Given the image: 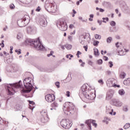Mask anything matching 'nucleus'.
I'll return each instance as SVG.
<instances>
[{"mask_svg": "<svg viewBox=\"0 0 130 130\" xmlns=\"http://www.w3.org/2000/svg\"><path fill=\"white\" fill-rule=\"evenodd\" d=\"M80 94L83 95L86 99L90 101H92L95 98L94 96L95 94L93 93L91 89L88 88V84H84L81 86V88L80 90Z\"/></svg>", "mask_w": 130, "mask_h": 130, "instance_id": "obj_1", "label": "nucleus"}, {"mask_svg": "<svg viewBox=\"0 0 130 130\" xmlns=\"http://www.w3.org/2000/svg\"><path fill=\"white\" fill-rule=\"evenodd\" d=\"M25 44H28V45H34L35 48H36L38 50H45V47L40 42L39 38H38L36 40L27 39L25 41Z\"/></svg>", "mask_w": 130, "mask_h": 130, "instance_id": "obj_2", "label": "nucleus"}, {"mask_svg": "<svg viewBox=\"0 0 130 130\" xmlns=\"http://www.w3.org/2000/svg\"><path fill=\"white\" fill-rule=\"evenodd\" d=\"M63 111L65 114H69V113L71 114H74L76 112V108L74 104L70 102H66L63 108Z\"/></svg>", "mask_w": 130, "mask_h": 130, "instance_id": "obj_3", "label": "nucleus"}, {"mask_svg": "<svg viewBox=\"0 0 130 130\" xmlns=\"http://www.w3.org/2000/svg\"><path fill=\"white\" fill-rule=\"evenodd\" d=\"M23 84L25 89H23L21 91L22 93H30L33 89V85L31 84V78H25L23 80Z\"/></svg>", "mask_w": 130, "mask_h": 130, "instance_id": "obj_4", "label": "nucleus"}, {"mask_svg": "<svg viewBox=\"0 0 130 130\" xmlns=\"http://www.w3.org/2000/svg\"><path fill=\"white\" fill-rule=\"evenodd\" d=\"M30 21V17L28 15H24V17L17 21V24L19 27H25L28 25Z\"/></svg>", "mask_w": 130, "mask_h": 130, "instance_id": "obj_5", "label": "nucleus"}, {"mask_svg": "<svg viewBox=\"0 0 130 130\" xmlns=\"http://www.w3.org/2000/svg\"><path fill=\"white\" fill-rule=\"evenodd\" d=\"M21 82V80L19 81V83H16L13 84H7L6 86V89L7 90L8 94V95H13V92H12V87H14V88H21V84H20V82Z\"/></svg>", "mask_w": 130, "mask_h": 130, "instance_id": "obj_6", "label": "nucleus"}, {"mask_svg": "<svg viewBox=\"0 0 130 130\" xmlns=\"http://www.w3.org/2000/svg\"><path fill=\"white\" fill-rule=\"evenodd\" d=\"M86 40L87 42L88 43H90L91 40V36H90V34H84V35H81L79 37V42L82 45L85 44V42H86Z\"/></svg>", "mask_w": 130, "mask_h": 130, "instance_id": "obj_7", "label": "nucleus"}, {"mask_svg": "<svg viewBox=\"0 0 130 130\" xmlns=\"http://www.w3.org/2000/svg\"><path fill=\"white\" fill-rule=\"evenodd\" d=\"M57 26L61 31H67L68 30V25L67 23L62 20H59L56 23Z\"/></svg>", "mask_w": 130, "mask_h": 130, "instance_id": "obj_8", "label": "nucleus"}, {"mask_svg": "<svg viewBox=\"0 0 130 130\" xmlns=\"http://www.w3.org/2000/svg\"><path fill=\"white\" fill-rule=\"evenodd\" d=\"M60 125L63 128L68 129L73 125V124H72V122H70L69 119H62L60 121Z\"/></svg>", "mask_w": 130, "mask_h": 130, "instance_id": "obj_9", "label": "nucleus"}, {"mask_svg": "<svg viewBox=\"0 0 130 130\" xmlns=\"http://www.w3.org/2000/svg\"><path fill=\"white\" fill-rule=\"evenodd\" d=\"M45 99L47 102L51 103V102H53L55 100V95L53 94H47L45 96Z\"/></svg>", "mask_w": 130, "mask_h": 130, "instance_id": "obj_10", "label": "nucleus"}, {"mask_svg": "<svg viewBox=\"0 0 130 130\" xmlns=\"http://www.w3.org/2000/svg\"><path fill=\"white\" fill-rule=\"evenodd\" d=\"M85 123L88 125V127H89V129H92V127L91 126V124L92 123V125L94 126L95 127H97V123L94 122V120L92 119L87 120L85 121Z\"/></svg>", "mask_w": 130, "mask_h": 130, "instance_id": "obj_11", "label": "nucleus"}, {"mask_svg": "<svg viewBox=\"0 0 130 130\" xmlns=\"http://www.w3.org/2000/svg\"><path fill=\"white\" fill-rule=\"evenodd\" d=\"M119 4L120 5V8L123 11H127V10H128V7H127V6H126V4L124 3V1H119Z\"/></svg>", "mask_w": 130, "mask_h": 130, "instance_id": "obj_12", "label": "nucleus"}, {"mask_svg": "<svg viewBox=\"0 0 130 130\" xmlns=\"http://www.w3.org/2000/svg\"><path fill=\"white\" fill-rule=\"evenodd\" d=\"M113 94H114V91L112 89L109 90L107 93L106 100H110V99H112V97H113Z\"/></svg>", "mask_w": 130, "mask_h": 130, "instance_id": "obj_13", "label": "nucleus"}, {"mask_svg": "<svg viewBox=\"0 0 130 130\" xmlns=\"http://www.w3.org/2000/svg\"><path fill=\"white\" fill-rule=\"evenodd\" d=\"M45 7L47 12H51L53 10V8H54V5H51L45 3Z\"/></svg>", "mask_w": 130, "mask_h": 130, "instance_id": "obj_14", "label": "nucleus"}, {"mask_svg": "<svg viewBox=\"0 0 130 130\" xmlns=\"http://www.w3.org/2000/svg\"><path fill=\"white\" fill-rule=\"evenodd\" d=\"M112 102L114 106H117V107H121V106H122V103H121L120 101H118V100L113 99L112 100Z\"/></svg>", "mask_w": 130, "mask_h": 130, "instance_id": "obj_15", "label": "nucleus"}, {"mask_svg": "<svg viewBox=\"0 0 130 130\" xmlns=\"http://www.w3.org/2000/svg\"><path fill=\"white\" fill-rule=\"evenodd\" d=\"M39 23L40 25H41L42 27H46V26H47V21L45 18H41L40 19Z\"/></svg>", "mask_w": 130, "mask_h": 130, "instance_id": "obj_16", "label": "nucleus"}, {"mask_svg": "<svg viewBox=\"0 0 130 130\" xmlns=\"http://www.w3.org/2000/svg\"><path fill=\"white\" fill-rule=\"evenodd\" d=\"M27 32L28 34H34L36 32L35 27L33 26H28L27 28Z\"/></svg>", "mask_w": 130, "mask_h": 130, "instance_id": "obj_17", "label": "nucleus"}, {"mask_svg": "<svg viewBox=\"0 0 130 130\" xmlns=\"http://www.w3.org/2000/svg\"><path fill=\"white\" fill-rule=\"evenodd\" d=\"M114 83L112 79H108L106 82L107 86L109 87H113Z\"/></svg>", "mask_w": 130, "mask_h": 130, "instance_id": "obj_18", "label": "nucleus"}, {"mask_svg": "<svg viewBox=\"0 0 130 130\" xmlns=\"http://www.w3.org/2000/svg\"><path fill=\"white\" fill-rule=\"evenodd\" d=\"M48 120H49L48 117H41L40 121L42 123H46V122H48Z\"/></svg>", "mask_w": 130, "mask_h": 130, "instance_id": "obj_19", "label": "nucleus"}, {"mask_svg": "<svg viewBox=\"0 0 130 130\" xmlns=\"http://www.w3.org/2000/svg\"><path fill=\"white\" fill-rule=\"evenodd\" d=\"M106 112L107 114L109 113V114L112 115V113H113V109L110 106L107 107Z\"/></svg>", "mask_w": 130, "mask_h": 130, "instance_id": "obj_20", "label": "nucleus"}, {"mask_svg": "<svg viewBox=\"0 0 130 130\" xmlns=\"http://www.w3.org/2000/svg\"><path fill=\"white\" fill-rule=\"evenodd\" d=\"M41 117H48V115L47 114V111L45 110H43L41 112Z\"/></svg>", "mask_w": 130, "mask_h": 130, "instance_id": "obj_21", "label": "nucleus"}, {"mask_svg": "<svg viewBox=\"0 0 130 130\" xmlns=\"http://www.w3.org/2000/svg\"><path fill=\"white\" fill-rule=\"evenodd\" d=\"M123 84L125 86H130V78H127L124 80Z\"/></svg>", "mask_w": 130, "mask_h": 130, "instance_id": "obj_22", "label": "nucleus"}, {"mask_svg": "<svg viewBox=\"0 0 130 130\" xmlns=\"http://www.w3.org/2000/svg\"><path fill=\"white\" fill-rule=\"evenodd\" d=\"M51 107H53L54 108V110H56V109L57 108V107H58V104L54 102L53 104L51 105Z\"/></svg>", "mask_w": 130, "mask_h": 130, "instance_id": "obj_23", "label": "nucleus"}, {"mask_svg": "<svg viewBox=\"0 0 130 130\" xmlns=\"http://www.w3.org/2000/svg\"><path fill=\"white\" fill-rule=\"evenodd\" d=\"M93 51H94V54L95 56H99L100 55V52H99V50H98V49L94 48L93 49Z\"/></svg>", "mask_w": 130, "mask_h": 130, "instance_id": "obj_24", "label": "nucleus"}, {"mask_svg": "<svg viewBox=\"0 0 130 130\" xmlns=\"http://www.w3.org/2000/svg\"><path fill=\"white\" fill-rule=\"evenodd\" d=\"M102 5L104 7H110L111 6V4L109 2H104L102 3Z\"/></svg>", "mask_w": 130, "mask_h": 130, "instance_id": "obj_25", "label": "nucleus"}, {"mask_svg": "<svg viewBox=\"0 0 130 130\" xmlns=\"http://www.w3.org/2000/svg\"><path fill=\"white\" fill-rule=\"evenodd\" d=\"M46 4H48L49 5H51L52 6H54L53 0H47L45 2Z\"/></svg>", "mask_w": 130, "mask_h": 130, "instance_id": "obj_26", "label": "nucleus"}, {"mask_svg": "<svg viewBox=\"0 0 130 130\" xmlns=\"http://www.w3.org/2000/svg\"><path fill=\"white\" fill-rule=\"evenodd\" d=\"M16 38L18 40L23 39V35L21 33H18L17 35Z\"/></svg>", "mask_w": 130, "mask_h": 130, "instance_id": "obj_27", "label": "nucleus"}, {"mask_svg": "<svg viewBox=\"0 0 130 130\" xmlns=\"http://www.w3.org/2000/svg\"><path fill=\"white\" fill-rule=\"evenodd\" d=\"M118 93L119 94V95H121V96H122L124 94H125V92L124 91V90H123V89H120L118 91Z\"/></svg>", "mask_w": 130, "mask_h": 130, "instance_id": "obj_28", "label": "nucleus"}, {"mask_svg": "<svg viewBox=\"0 0 130 130\" xmlns=\"http://www.w3.org/2000/svg\"><path fill=\"white\" fill-rule=\"evenodd\" d=\"M123 111H124V112H127V111H128V106H124L123 107Z\"/></svg>", "mask_w": 130, "mask_h": 130, "instance_id": "obj_29", "label": "nucleus"}, {"mask_svg": "<svg viewBox=\"0 0 130 130\" xmlns=\"http://www.w3.org/2000/svg\"><path fill=\"white\" fill-rule=\"evenodd\" d=\"M130 128V123H126L123 126V128L124 129H127Z\"/></svg>", "mask_w": 130, "mask_h": 130, "instance_id": "obj_30", "label": "nucleus"}, {"mask_svg": "<svg viewBox=\"0 0 130 130\" xmlns=\"http://www.w3.org/2000/svg\"><path fill=\"white\" fill-rule=\"evenodd\" d=\"M64 47H66V48L68 50H71V49H72V45L67 44L64 45Z\"/></svg>", "mask_w": 130, "mask_h": 130, "instance_id": "obj_31", "label": "nucleus"}, {"mask_svg": "<svg viewBox=\"0 0 130 130\" xmlns=\"http://www.w3.org/2000/svg\"><path fill=\"white\" fill-rule=\"evenodd\" d=\"M125 25L128 30H130V22L129 21H127V22H126Z\"/></svg>", "mask_w": 130, "mask_h": 130, "instance_id": "obj_32", "label": "nucleus"}, {"mask_svg": "<svg viewBox=\"0 0 130 130\" xmlns=\"http://www.w3.org/2000/svg\"><path fill=\"white\" fill-rule=\"evenodd\" d=\"M111 41H112V38L111 37H109L107 39V43H111Z\"/></svg>", "mask_w": 130, "mask_h": 130, "instance_id": "obj_33", "label": "nucleus"}, {"mask_svg": "<svg viewBox=\"0 0 130 130\" xmlns=\"http://www.w3.org/2000/svg\"><path fill=\"white\" fill-rule=\"evenodd\" d=\"M125 76H126V74L125 73L122 72L120 74V78L121 79H124V78H125Z\"/></svg>", "mask_w": 130, "mask_h": 130, "instance_id": "obj_34", "label": "nucleus"}, {"mask_svg": "<svg viewBox=\"0 0 130 130\" xmlns=\"http://www.w3.org/2000/svg\"><path fill=\"white\" fill-rule=\"evenodd\" d=\"M110 24L111 25V26H112V27H114V26L116 25V23L114 21H111L110 22Z\"/></svg>", "mask_w": 130, "mask_h": 130, "instance_id": "obj_35", "label": "nucleus"}, {"mask_svg": "<svg viewBox=\"0 0 130 130\" xmlns=\"http://www.w3.org/2000/svg\"><path fill=\"white\" fill-rule=\"evenodd\" d=\"M94 37L97 40L101 39V35H98V34L95 35Z\"/></svg>", "mask_w": 130, "mask_h": 130, "instance_id": "obj_36", "label": "nucleus"}, {"mask_svg": "<svg viewBox=\"0 0 130 130\" xmlns=\"http://www.w3.org/2000/svg\"><path fill=\"white\" fill-rule=\"evenodd\" d=\"M16 108L17 110H22V106H20V105H17L16 106Z\"/></svg>", "mask_w": 130, "mask_h": 130, "instance_id": "obj_37", "label": "nucleus"}, {"mask_svg": "<svg viewBox=\"0 0 130 130\" xmlns=\"http://www.w3.org/2000/svg\"><path fill=\"white\" fill-rule=\"evenodd\" d=\"M97 63L98 64H102V63H103V60H102V59H100L99 60H97Z\"/></svg>", "mask_w": 130, "mask_h": 130, "instance_id": "obj_38", "label": "nucleus"}, {"mask_svg": "<svg viewBox=\"0 0 130 130\" xmlns=\"http://www.w3.org/2000/svg\"><path fill=\"white\" fill-rule=\"evenodd\" d=\"M99 44V41H94L93 42V45L94 46H97Z\"/></svg>", "mask_w": 130, "mask_h": 130, "instance_id": "obj_39", "label": "nucleus"}, {"mask_svg": "<svg viewBox=\"0 0 130 130\" xmlns=\"http://www.w3.org/2000/svg\"><path fill=\"white\" fill-rule=\"evenodd\" d=\"M9 7L11 10H13V9H15V5L13 4H11L10 5Z\"/></svg>", "mask_w": 130, "mask_h": 130, "instance_id": "obj_40", "label": "nucleus"}, {"mask_svg": "<svg viewBox=\"0 0 130 130\" xmlns=\"http://www.w3.org/2000/svg\"><path fill=\"white\" fill-rule=\"evenodd\" d=\"M118 55H123V51L122 50L118 51Z\"/></svg>", "mask_w": 130, "mask_h": 130, "instance_id": "obj_41", "label": "nucleus"}, {"mask_svg": "<svg viewBox=\"0 0 130 130\" xmlns=\"http://www.w3.org/2000/svg\"><path fill=\"white\" fill-rule=\"evenodd\" d=\"M82 54V52H80V51H78L77 53L76 54V55L77 56V57L79 58V57H80V55Z\"/></svg>", "mask_w": 130, "mask_h": 130, "instance_id": "obj_42", "label": "nucleus"}, {"mask_svg": "<svg viewBox=\"0 0 130 130\" xmlns=\"http://www.w3.org/2000/svg\"><path fill=\"white\" fill-rule=\"evenodd\" d=\"M98 83L101 84L102 85H103V84H104V82H103V80L102 79L99 80Z\"/></svg>", "mask_w": 130, "mask_h": 130, "instance_id": "obj_43", "label": "nucleus"}, {"mask_svg": "<svg viewBox=\"0 0 130 130\" xmlns=\"http://www.w3.org/2000/svg\"><path fill=\"white\" fill-rule=\"evenodd\" d=\"M103 59H104V60H105V61H107V60H108V57L106 56H104Z\"/></svg>", "mask_w": 130, "mask_h": 130, "instance_id": "obj_44", "label": "nucleus"}, {"mask_svg": "<svg viewBox=\"0 0 130 130\" xmlns=\"http://www.w3.org/2000/svg\"><path fill=\"white\" fill-rule=\"evenodd\" d=\"M71 92L69 91H67L66 92V95L67 96V97H70Z\"/></svg>", "mask_w": 130, "mask_h": 130, "instance_id": "obj_45", "label": "nucleus"}, {"mask_svg": "<svg viewBox=\"0 0 130 130\" xmlns=\"http://www.w3.org/2000/svg\"><path fill=\"white\" fill-rule=\"evenodd\" d=\"M55 86H56L57 88H59V82H56L55 83Z\"/></svg>", "mask_w": 130, "mask_h": 130, "instance_id": "obj_46", "label": "nucleus"}, {"mask_svg": "<svg viewBox=\"0 0 130 130\" xmlns=\"http://www.w3.org/2000/svg\"><path fill=\"white\" fill-rule=\"evenodd\" d=\"M53 53H54L53 51H51L50 52V54H48L47 55V56H48V57H49V56H51V55H52V54H53Z\"/></svg>", "mask_w": 130, "mask_h": 130, "instance_id": "obj_47", "label": "nucleus"}, {"mask_svg": "<svg viewBox=\"0 0 130 130\" xmlns=\"http://www.w3.org/2000/svg\"><path fill=\"white\" fill-rule=\"evenodd\" d=\"M109 63L110 64V68H112L113 67V62L112 61H109Z\"/></svg>", "mask_w": 130, "mask_h": 130, "instance_id": "obj_48", "label": "nucleus"}, {"mask_svg": "<svg viewBox=\"0 0 130 130\" xmlns=\"http://www.w3.org/2000/svg\"><path fill=\"white\" fill-rule=\"evenodd\" d=\"M82 2H83V0H79V1H77L76 2L77 6H79L80 5V3H82Z\"/></svg>", "mask_w": 130, "mask_h": 130, "instance_id": "obj_49", "label": "nucleus"}, {"mask_svg": "<svg viewBox=\"0 0 130 130\" xmlns=\"http://www.w3.org/2000/svg\"><path fill=\"white\" fill-rule=\"evenodd\" d=\"M29 104H31V105H35V103L33 101H29Z\"/></svg>", "mask_w": 130, "mask_h": 130, "instance_id": "obj_50", "label": "nucleus"}, {"mask_svg": "<svg viewBox=\"0 0 130 130\" xmlns=\"http://www.w3.org/2000/svg\"><path fill=\"white\" fill-rule=\"evenodd\" d=\"M69 28L70 29H73V28H75V25H74V24H70Z\"/></svg>", "mask_w": 130, "mask_h": 130, "instance_id": "obj_51", "label": "nucleus"}, {"mask_svg": "<svg viewBox=\"0 0 130 130\" xmlns=\"http://www.w3.org/2000/svg\"><path fill=\"white\" fill-rule=\"evenodd\" d=\"M102 19L103 20V21H105V20H106L107 22H108V21H109V18H108V17H104L102 18Z\"/></svg>", "mask_w": 130, "mask_h": 130, "instance_id": "obj_52", "label": "nucleus"}, {"mask_svg": "<svg viewBox=\"0 0 130 130\" xmlns=\"http://www.w3.org/2000/svg\"><path fill=\"white\" fill-rule=\"evenodd\" d=\"M102 19L103 20V21H105V20H106L107 22H108V21H109V18H108V17H104L102 18Z\"/></svg>", "mask_w": 130, "mask_h": 130, "instance_id": "obj_53", "label": "nucleus"}, {"mask_svg": "<svg viewBox=\"0 0 130 130\" xmlns=\"http://www.w3.org/2000/svg\"><path fill=\"white\" fill-rule=\"evenodd\" d=\"M34 106H33L32 105H29V109H31V110L33 111V110L34 109Z\"/></svg>", "mask_w": 130, "mask_h": 130, "instance_id": "obj_54", "label": "nucleus"}, {"mask_svg": "<svg viewBox=\"0 0 130 130\" xmlns=\"http://www.w3.org/2000/svg\"><path fill=\"white\" fill-rule=\"evenodd\" d=\"M113 87H114L115 88H116V87H117V88H119V87H120V85H117V84H116L115 83H114V86H113Z\"/></svg>", "mask_w": 130, "mask_h": 130, "instance_id": "obj_55", "label": "nucleus"}, {"mask_svg": "<svg viewBox=\"0 0 130 130\" xmlns=\"http://www.w3.org/2000/svg\"><path fill=\"white\" fill-rule=\"evenodd\" d=\"M102 20H98V23L99 24L100 26H101L102 24Z\"/></svg>", "mask_w": 130, "mask_h": 130, "instance_id": "obj_56", "label": "nucleus"}, {"mask_svg": "<svg viewBox=\"0 0 130 130\" xmlns=\"http://www.w3.org/2000/svg\"><path fill=\"white\" fill-rule=\"evenodd\" d=\"M83 48H84L85 51H87L88 50V45L83 46Z\"/></svg>", "mask_w": 130, "mask_h": 130, "instance_id": "obj_57", "label": "nucleus"}, {"mask_svg": "<svg viewBox=\"0 0 130 130\" xmlns=\"http://www.w3.org/2000/svg\"><path fill=\"white\" fill-rule=\"evenodd\" d=\"M88 63L89 64V66H92V64H93V62H92L91 60H88Z\"/></svg>", "mask_w": 130, "mask_h": 130, "instance_id": "obj_58", "label": "nucleus"}, {"mask_svg": "<svg viewBox=\"0 0 130 130\" xmlns=\"http://www.w3.org/2000/svg\"><path fill=\"white\" fill-rule=\"evenodd\" d=\"M41 10V8H40V7H38L37 9L36 10V11L37 12H40Z\"/></svg>", "mask_w": 130, "mask_h": 130, "instance_id": "obj_59", "label": "nucleus"}, {"mask_svg": "<svg viewBox=\"0 0 130 130\" xmlns=\"http://www.w3.org/2000/svg\"><path fill=\"white\" fill-rule=\"evenodd\" d=\"M104 120H109V121H110V119L109 118L107 117H105L104 118Z\"/></svg>", "mask_w": 130, "mask_h": 130, "instance_id": "obj_60", "label": "nucleus"}, {"mask_svg": "<svg viewBox=\"0 0 130 130\" xmlns=\"http://www.w3.org/2000/svg\"><path fill=\"white\" fill-rule=\"evenodd\" d=\"M105 10H104V9H102V8H100V12H101V13H103L105 12Z\"/></svg>", "mask_w": 130, "mask_h": 130, "instance_id": "obj_61", "label": "nucleus"}, {"mask_svg": "<svg viewBox=\"0 0 130 130\" xmlns=\"http://www.w3.org/2000/svg\"><path fill=\"white\" fill-rule=\"evenodd\" d=\"M106 74L107 75H111V72H110V71H107Z\"/></svg>", "mask_w": 130, "mask_h": 130, "instance_id": "obj_62", "label": "nucleus"}, {"mask_svg": "<svg viewBox=\"0 0 130 130\" xmlns=\"http://www.w3.org/2000/svg\"><path fill=\"white\" fill-rule=\"evenodd\" d=\"M108 121H109V120H103V122H105L106 124H108Z\"/></svg>", "mask_w": 130, "mask_h": 130, "instance_id": "obj_63", "label": "nucleus"}, {"mask_svg": "<svg viewBox=\"0 0 130 130\" xmlns=\"http://www.w3.org/2000/svg\"><path fill=\"white\" fill-rule=\"evenodd\" d=\"M8 28V26H6L5 27L3 28L4 31H7V29Z\"/></svg>", "mask_w": 130, "mask_h": 130, "instance_id": "obj_64", "label": "nucleus"}]
</instances>
